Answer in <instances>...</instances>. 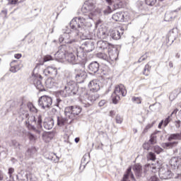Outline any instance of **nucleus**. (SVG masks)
<instances>
[{"label":"nucleus","mask_w":181,"mask_h":181,"mask_svg":"<svg viewBox=\"0 0 181 181\" xmlns=\"http://www.w3.org/2000/svg\"><path fill=\"white\" fill-rule=\"evenodd\" d=\"M29 139L30 141H35V139H36V137H35V136L32 134H30L28 135Z\"/></svg>","instance_id":"obj_52"},{"label":"nucleus","mask_w":181,"mask_h":181,"mask_svg":"<svg viewBox=\"0 0 181 181\" xmlns=\"http://www.w3.org/2000/svg\"><path fill=\"white\" fill-rule=\"evenodd\" d=\"M78 91V86L74 81H70L64 86V92L66 93L65 95H75Z\"/></svg>","instance_id":"obj_4"},{"label":"nucleus","mask_w":181,"mask_h":181,"mask_svg":"<svg viewBox=\"0 0 181 181\" xmlns=\"http://www.w3.org/2000/svg\"><path fill=\"white\" fill-rule=\"evenodd\" d=\"M88 69L90 73H97L100 69V64L97 62H93L89 64Z\"/></svg>","instance_id":"obj_21"},{"label":"nucleus","mask_w":181,"mask_h":181,"mask_svg":"<svg viewBox=\"0 0 181 181\" xmlns=\"http://www.w3.org/2000/svg\"><path fill=\"white\" fill-rule=\"evenodd\" d=\"M178 142L177 141H174V142H168V143H165L163 144V148H173L174 146H176L177 145Z\"/></svg>","instance_id":"obj_30"},{"label":"nucleus","mask_w":181,"mask_h":181,"mask_svg":"<svg viewBox=\"0 0 181 181\" xmlns=\"http://www.w3.org/2000/svg\"><path fill=\"white\" fill-rule=\"evenodd\" d=\"M80 112H81L80 106H69L64 110L65 117L72 121L76 118V115H78Z\"/></svg>","instance_id":"obj_3"},{"label":"nucleus","mask_w":181,"mask_h":181,"mask_svg":"<svg viewBox=\"0 0 181 181\" xmlns=\"http://www.w3.org/2000/svg\"><path fill=\"white\" fill-rule=\"evenodd\" d=\"M107 101H105V100H101L100 102H99V107H104Z\"/></svg>","instance_id":"obj_50"},{"label":"nucleus","mask_w":181,"mask_h":181,"mask_svg":"<svg viewBox=\"0 0 181 181\" xmlns=\"http://www.w3.org/2000/svg\"><path fill=\"white\" fill-rule=\"evenodd\" d=\"M114 6H115V8H122V3L120 2L119 4H115Z\"/></svg>","instance_id":"obj_54"},{"label":"nucleus","mask_w":181,"mask_h":181,"mask_svg":"<svg viewBox=\"0 0 181 181\" xmlns=\"http://www.w3.org/2000/svg\"><path fill=\"white\" fill-rule=\"evenodd\" d=\"M28 108L30 111H31V112H35V113L37 112V109L32 103H30L28 105Z\"/></svg>","instance_id":"obj_37"},{"label":"nucleus","mask_w":181,"mask_h":181,"mask_svg":"<svg viewBox=\"0 0 181 181\" xmlns=\"http://www.w3.org/2000/svg\"><path fill=\"white\" fill-rule=\"evenodd\" d=\"M162 151H163V149H162V148L159 147L158 146H154V151L156 153L159 154L160 152H162Z\"/></svg>","instance_id":"obj_42"},{"label":"nucleus","mask_w":181,"mask_h":181,"mask_svg":"<svg viewBox=\"0 0 181 181\" xmlns=\"http://www.w3.org/2000/svg\"><path fill=\"white\" fill-rule=\"evenodd\" d=\"M50 60H53V58L50 55H46L44 57V62H50Z\"/></svg>","instance_id":"obj_44"},{"label":"nucleus","mask_w":181,"mask_h":181,"mask_svg":"<svg viewBox=\"0 0 181 181\" xmlns=\"http://www.w3.org/2000/svg\"><path fill=\"white\" fill-rule=\"evenodd\" d=\"M112 11H114V10H112V8H111V7L110 6H108L107 7V8L105 9V10H104V14L105 15H109V13H112Z\"/></svg>","instance_id":"obj_39"},{"label":"nucleus","mask_w":181,"mask_h":181,"mask_svg":"<svg viewBox=\"0 0 181 181\" xmlns=\"http://www.w3.org/2000/svg\"><path fill=\"white\" fill-rule=\"evenodd\" d=\"M18 112L20 115H25V117L26 115H28V114H26V112L25 111V110H23V108H21Z\"/></svg>","instance_id":"obj_49"},{"label":"nucleus","mask_w":181,"mask_h":181,"mask_svg":"<svg viewBox=\"0 0 181 181\" xmlns=\"http://www.w3.org/2000/svg\"><path fill=\"white\" fill-rule=\"evenodd\" d=\"M12 144L14 146H16V148H18V146H19L21 144H19V143H18L16 141L13 140L12 141Z\"/></svg>","instance_id":"obj_53"},{"label":"nucleus","mask_w":181,"mask_h":181,"mask_svg":"<svg viewBox=\"0 0 181 181\" xmlns=\"http://www.w3.org/2000/svg\"><path fill=\"white\" fill-rule=\"evenodd\" d=\"M10 66V71H11V73H16V71H19L23 67L22 62L16 60L11 62Z\"/></svg>","instance_id":"obj_13"},{"label":"nucleus","mask_w":181,"mask_h":181,"mask_svg":"<svg viewBox=\"0 0 181 181\" xmlns=\"http://www.w3.org/2000/svg\"><path fill=\"white\" fill-rule=\"evenodd\" d=\"M153 124H155V122L147 124L146 128L144 129V131L146 132V131H148V129H151V128H152L153 127Z\"/></svg>","instance_id":"obj_46"},{"label":"nucleus","mask_w":181,"mask_h":181,"mask_svg":"<svg viewBox=\"0 0 181 181\" xmlns=\"http://www.w3.org/2000/svg\"><path fill=\"white\" fill-rule=\"evenodd\" d=\"M69 54V51H67V46L62 45L59 47V50L55 54V57L58 60H63L67 57V54Z\"/></svg>","instance_id":"obj_10"},{"label":"nucleus","mask_w":181,"mask_h":181,"mask_svg":"<svg viewBox=\"0 0 181 181\" xmlns=\"http://www.w3.org/2000/svg\"><path fill=\"white\" fill-rule=\"evenodd\" d=\"M95 100H97V98H95L94 94L88 95L85 93L80 97V101L83 105V107H90Z\"/></svg>","instance_id":"obj_6"},{"label":"nucleus","mask_w":181,"mask_h":181,"mask_svg":"<svg viewBox=\"0 0 181 181\" xmlns=\"http://www.w3.org/2000/svg\"><path fill=\"white\" fill-rule=\"evenodd\" d=\"M168 141L172 142V141H181V132L172 134L168 137Z\"/></svg>","instance_id":"obj_25"},{"label":"nucleus","mask_w":181,"mask_h":181,"mask_svg":"<svg viewBox=\"0 0 181 181\" xmlns=\"http://www.w3.org/2000/svg\"><path fill=\"white\" fill-rule=\"evenodd\" d=\"M88 87L93 91H98L100 90V81L97 80L91 81L88 84Z\"/></svg>","instance_id":"obj_18"},{"label":"nucleus","mask_w":181,"mask_h":181,"mask_svg":"<svg viewBox=\"0 0 181 181\" xmlns=\"http://www.w3.org/2000/svg\"><path fill=\"white\" fill-rule=\"evenodd\" d=\"M158 176L160 179L166 180V179H171L172 176H173V174H172V171L169 170V168L166 166V167H161L159 169Z\"/></svg>","instance_id":"obj_8"},{"label":"nucleus","mask_w":181,"mask_h":181,"mask_svg":"<svg viewBox=\"0 0 181 181\" xmlns=\"http://www.w3.org/2000/svg\"><path fill=\"white\" fill-rule=\"evenodd\" d=\"M45 76H52L56 77L57 76V68L54 66H47L43 71Z\"/></svg>","instance_id":"obj_14"},{"label":"nucleus","mask_w":181,"mask_h":181,"mask_svg":"<svg viewBox=\"0 0 181 181\" xmlns=\"http://www.w3.org/2000/svg\"><path fill=\"white\" fill-rule=\"evenodd\" d=\"M59 83V81H56L54 78H49L45 82L48 88H53V87H54V86H57Z\"/></svg>","instance_id":"obj_19"},{"label":"nucleus","mask_w":181,"mask_h":181,"mask_svg":"<svg viewBox=\"0 0 181 181\" xmlns=\"http://www.w3.org/2000/svg\"><path fill=\"white\" fill-rule=\"evenodd\" d=\"M125 16L122 12H118L112 15V19L116 22H124Z\"/></svg>","instance_id":"obj_20"},{"label":"nucleus","mask_w":181,"mask_h":181,"mask_svg":"<svg viewBox=\"0 0 181 181\" xmlns=\"http://www.w3.org/2000/svg\"><path fill=\"white\" fill-rule=\"evenodd\" d=\"M159 169L158 164H147L145 165V170L147 172H151L152 173H156Z\"/></svg>","instance_id":"obj_17"},{"label":"nucleus","mask_w":181,"mask_h":181,"mask_svg":"<svg viewBox=\"0 0 181 181\" xmlns=\"http://www.w3.org/2000/svg\"><path fill=\"white\" fill-rule=\"evenodd\" d=\"M114 115H115L114 111L111 110V111L110 112V117H112Z\"/></svg>","instance_id":"obj_61"},{"label":"nucleus","mask_w":181,"mask_h":181,"mask_svg":"<svg viewBox=\"0 0 181 181\" xmlns=\"http://www.w3.org/2000/svg\"><path fill=\"white\" fill-rule=\"evenodd\" d=\"M151 71V66L149 64H146L144 68V76H149V72Z\"/></svg>","instance_id":"obj_34"},{"label":"nucleus","mask_w":181,"mask_h":181,"mask_svg":"<svg viewBox=\"0 0 181 181\" xmlns=\"http://www.w3.org/2000/svg\"><path fill=\"white\" fill-rule=\"evenodd\" d=\"M72 121L73 120L67 118V117H66V118H64L63 117H57V126L63 127L66 125V124H71Z\"/></svg>","instance_id":"obj_15"},{"label":"nucleus","mask_w":181,"mask_h":181,"mask_svg":"<svg viewBox=\"0 0 181 181\" xmlns=\"http://www.w3.org/2000/svg\"><path fill=\"white\" fill-rule=\"evenodd\" d=\"M175 57H176L177 59H180V54L179 53H177V54H175Z\"/></svg>","instance_id":"obj_63"},{"label":"nucleus","mask_w":181,"mask_h":181,"mask_svg":"<svg viewBox=\"0 0 181 181\" xmlns=\"http://www.w3.org/2000/svg\"><path fill=\"white\" fill-rule=\"evenodd\" d=\"M36 119H37V121H36ZM27 124H28V127H30V128H35V125L36 124L38 129L42 128V116L39 115L37 119L35 116L30 117Z\"/></svg>","instance_id":"obj_7"},{"label":"nucleus","mask_w":181,"mask_h":181,"mask_svg":"<svg viewBox=\"0 0 181 181\" xmlns=\"http://www.w3.org/2000/svg\"><path fill=\"white\" fill-rule=\"evenodd\" d=\"M65 59L67 60V62H69V63H71V64H76L77 62L76 56L71 52H68Z\"/></svg>","instance_id":"obj_22"},{"label":"nucleus","mask_w":181,"mask_h":181,"mask_svg":"<svg viewBox=\"0 0 181 181\" xmlns=\"http://www.w3.org/2000/svg\"><path fill=\"white\" fill-rule=\"evenodd\" d=\"M132 169L131 168H129L127 169V173L124 175L123 179L122 181H129V176L132 177L134 180H135V177H134V174L131 172Z\"/></svg>","instance_id":"obj_24"},{"label":"nucleus","mask_w":181,"mask_h":181,"mask_svg":"<svg viewBox=\"0 0 181 181\" xmlns=\"http://www.w3.org/2000/svg\"><path fill=\"white\" fill-rule=\"evenodd\" d=\"M81 12L83 17H76L71 21L70 28L71 30H66L60 36V43L64 42L66 45H71V43L77 42L78 34L84 35L86 31L93 26V21L96 19L97 16H100L101 10L97 8L94 1L88 0L83 5Z\"/></svg>","instance_id":"obj_1"},{"label":"nucleus","mask_w":181,"mask_h":181,"mask_svg":"<svg viewBox=\"0 0 181 181\" xmlns=\"http://www.w3.org/2000/svg\"><path fill=\"white\" fill-rule=\"evenodd\" d=\"M108 5H112L114 0H105Z\"/></svg>","instance_id":"obj_58"},{"label":"nucleus","mask_w":181,"mask_h":181,"mask_svg":"<svg viewBox=\"0 0 181 181\" xmlns=\"http://www.w3.org/2000/svg\"><path fill=\"white\" fill-rule=\"evenodd\" d=\"M116 122H117V124H122V117H121V116H119V115H117L116 116Z\"/></svg>","instance_id":"obj_45"},{"label":"nucleus","mask_w":181,"mask_h":181,"mask_svg":"<svg viewBox=\"0 0 181 181\" xmlns=\"http://www.w3.org/2000/svg\"><path fill=\"white\" fill-rule=\"evenodd\" d=\"M172 115L168 116L165 121H163L164 123V127H166L168 125V124H169V122H170L172 121Z\"/></svg>","instance_id":"obj_40"},{"label":"nucleus","mask_w":181,"mask_h":181,"mask_svg":"<svg viewBox=\"0 0 181 181\" xmlns=\"http://www.w3.org/2000/svg\"><path fill=\"white\" fill-rule=\"evenodd\" d=\"M14 57H15V59H21V57H22V54H16L14 55Z\"/></svg>","instance_id":"obj_56"},{"label":"nucleus","mask_w":181,"mask_h":181,"mask_svg":"<svg viewBox=\"0 0 181 181\" xmlns=\"http://www.w3.org/2000/svg\"><path fill=\"white\" fill-rule=\"evenodd\" d=\"M132 100L135 104H141V103H142V99L139 97H133Z\"/></svg>","instance_id":"obj_35"},{"label":"nucleus","mask_w":181,"mask_h":181,"mask_svg":"<svg viewBox=\"0 0 181 181\" xmlns=\"http://www.w3.org/2000/svg\"><path fill=\"white\" fill-rule=\"evenodd\" d=\"M146 5H148V6H153L155 4H156V0H146Z\"/></svg>","instance_id":"obj_38"},{"label":"nucleus","mask_w":181,"mask_h":181,"mask_svg":"<svg viewBox=\"0 0 181 181\" xmlns=\"http://www.w3.org/2000/svg\"><path fill=\"white\" fill-rule=\"evenodd\" d=\"M57 101L58 104H60V103H62V100H60V99H57Z\"/></svg>","instance_id":"obj_64"},{"label":"nucleus","mask_w":181,"mask_h":181,"mask_svg":"<svg viewBox=\"0 0 181 181\" xmlns=\"http://www.w3.org/2000/svg\"><path fill=\"white\" fill-rule=\"evenodd\" d=\"M147 158L149 160H155L156 159V156L153 152H149L147 155Z\"/></svg>","instance_id":"obj_33"},{"label":"nucleus","mask_w":181,"mask_h":181,"mask_svg":"<svg viewBox=\"0 0 181 181\" xmlns=\"http://www.w3.org/2000/svg\"><path fill=\"white\" fill-rule=\"evenodd\" d=\"M133 170L136 175V176H138V177L142 176V166L139 164H136L133 167Z\"/></svg>","instance_id":"obj_23"},{"label":"nucleus","mask_w":181,"mask_h":181,"mask_svg":"<svg viewBox=\"0 0 181 181\" xmlns=\"http://www.w3.org/2000/svg\"><path fill=\"white\" fill-rule=\"evenodd\" d=\"M53 100L52 97L49 95L41 96L38 100V105L42 108V110H49L52 107Z\"/></svg>","instance_id":"obj_5"},{"label":"nucleus","mask_w":181,"mask_h":181,"mask_svg":"<svg viewBox=\"0 0 181 181\" xmlns=\"http://www.w3.org/2000/svg\"><path fill=\"white\" fill-rule=\"evenodd\" d=\"M0 180H4V173L1 170H0Z\"/></svg>","instance_id":"obj_57"},{"label":"nucleus","mask_w":181,"mask_h":181,"mask_svg":"<svg viewBox=\"0 0 181 181\" xmlns=\"http://www.w3.org/2000/svg\"><path fill=\"white\" fill-rule=\"evenodd\" d=\"M35 86L37 90H39V91H45V86L43 84H42V81H37V82L35 83Z\"/></svg>","instance_id":"obj_29"},{"label":"nucleus","mask_w":181,"mask_h":181,"mask_svg":"<svg viewBox=\"0 0 181 181\" xmlns=\"http://www.w3.org/2000/svg\"><path fill=\"white\" fill-rule=\"evenodd\" d=\"M97 49L100 52H107L109 50H112V49H114V46L107 41L100 40L97 42Z\"/></svg>","instance_id":"obj_9"},{"label":"nucleus","mask_w":181,"mask_h":181,"mask_svg":"<svg viewBox=\"0 0 181 181\" xmlns=\"http://www.w3.org/2000/svg\"><path fill=\"white\" fill-rule=\"evenodd\" d=\"M163 120H162L158 124V128H162V125H163Z\"/></svg>","instance_id":"obj_60"},{"label":"nucleus","mask_w":181,"mask_h":181,"mask_svg":"<svg viewBox=\"0 0 181 181\" xmlns=\"http://www.w3.org/2000/svg\"><path fill=\"white\" fill-rule=\"evenodd\" d=\"M8 5H16L18 4V0H8Z\"/></svg>","instance_id":"obj_48"},{"label":"nucleus","mask_w":181,"mask_h":181,"mask_svg":"<svg viewBox=\"0 0 181 181\" xmlns=\"http://www.w3.org/2000/svg\"><path fill=\"white\" fill-rule=\"evenodd\" d=\"M75 78L77 83H84V81L87 78V73L86 71L78 69L76 71Z\"/></svg>","instance_id":"obj_11"},{"label":"nucleus","mask_w":181,"mask_h":181,"mask_svg":"<svg viewBox=\"0 0 181 181\" xmlns=\"http://www.w3.org/2000/svg\"><path fill=\"white\" fill-rule=\"evenodd\" d=\"M148 142L150 145H155L156 144V137L151 136Z\"/></svg>","instance_id":"obj_43"},{"label":"nucleus","mask_w":181,"mask_h":181,"mask_svg":"<svg viewBox=\"0 0 181 181\" xmlns=\"http://www.w3.org/2000/svg\"><path fill=\"white\" fill-rule=\"evenodd\" d=\"M144 60H145V57H141L139 58V63H142V62H144Z\"/></svg>","instance_id":"obj_59"},{"label":"nucleus","mask_w":181,"mask_h":181,"mask_svg":"<svg viewBox=\"0 0 181 181\" xmlns=\"http://www.w3.org/2000/svg\"><path fill=\"white\" fill-rule=\"evenodd\" d=\"M122 97L127 95V89L124 85L120 84L115 86V91L112 95L113 104H117Z\"/></svg>","instance_id":"obj_2"},{"label":"nucleus","mask_w":181,"mask_h":181,"mask_svg":"<svg viewBox=\"0 0 181 181\" xmlns=\"http://www.w3.org/2000/svg\"><path fill=\"white\" fill-rule=\"evenodd\" d=\"M176 112H177V109H175V110H174V111L171 113V117H172V115H173V114H176Z\"/></svg>","instance_id":"obj_62"},{"label":"nucleus","mask_w":181,"mask_h":181,"mask_svg":"<svg viewBox=\"0 0 181 181\" xmlns=\"http://www.w3.org/2000/svg\"><path fill=\"white\" fill-rule=\"evenodd\" d=\"M98 37L100 39H104V37H105V32L99 30V32L98 33Z\"/></svg>","instance_id":"obj_41"},{"label":"nucleus","mask_w":181,"mask_h":181,"mask_svg":"<svg viewBox=\"0 0 181 181\" xmlns=\"http://www.w3.org/2000/svg\"><path fill=\"white\" fill-rule=\"evenodd\" d=\"M84 46L85 50L88 52H93V49H94V44L93 42H86Z\"/></svg>","instance_id":"obj_27"},{"label":"nucleus","mask_w":181,"mask_h":181,"mask_svg":"<svg viewBox=\"0 0 181 181\" xmlns=\"http://www.w3.org/2000/svg\"><path fill=\"white\" fill-rule=\"evenodd\" d=\"M148 181H159V178L156 175L152 176L148 179Z\"/></svg>","instance_id":"obj_47"},{"label":"nucleus","mask_w":181,"mask_h":181,"mask_svg":"<svg viewBox=\"0 0 181 181\" xmlns=\"http://www.w3.org/2000/svg\"><path fill=\"white\" fill-rule=\"evenodd\" d=\"M47 159H49V160H53L54 163H57L59 162V158L56 154L51 153V156L49 157H47Z\"/></svg>","instance_id":"obj_31"},{"label":"nucleus","mask_w":181,"mask_h":181,"mask_svg":"<svg viewBox=\"0 0 181 181\" xmlns=\"http://www.w3.org/2000/svg\"><path fill=\"white\" fill-rule=\"evenodd\" d=\"M171 166H179V163H180V160L177 157H173L170 161Z\"/></svg>","instance_id":"obj_28"},{"label":"nucleus","mask_w":181,"mask_h":181,"mask_svg":"<svg viewBox=\"0 0 181 181\" xmlns=\"http://www.w3.org/2000/svg\"><path fill=\"white\" fill-rule=\"evenodd\" d=\"M175 127L176 128H180V121L177 120L175 122Z\"/></svg>","instance_id":"obj_55"},{"label":"nucleus","mask_w":181,"mask_h":181,"mask_svg":"<svg viewBox=\"0 0 181 181\" xmlns=\"http://www.w3.org/2000/svg\"><path fill=\"white\" fill-rule=\"evenodd\" d=\"M122 35H124V29L122 27H119L117 29L112 30L110 33V36L114 40H119Z\"/></svg>","instance_id":"obj_12"},{"label":"nucleus","mask_w":181,"mask_h":181,"mask_svg":"<svg viewBox=\"0 0 181 181\" xmlns=\"http://www.w3.org/2000/svg\"><path fill=\"white\" fill-rule=\"evenodd\" d=\"M98 57H99V59H103V60H107V62H108V55L105 53H98Z\"/></svg>","instance_id":"obj_32"},{"label":"nucleus","mask_w":181,"mask_h":181,"mask_svg":"<svg viewBox=\"0 0 181 181\" xmlns=\"http://www.w3.org/2000/svg\"><path fill=\"white\" fill-rule=\"evenodd\" d=\"M54 125V120L53 119H50L48 121L44 122V128L45 129H52Z\"/></svg>","instance_id":"obj_26"},{"label":"nucleus","mask_w":181,"mask_h":181,"mask_svg":"<svg viewBox=\"0 0 181 181\" xmlns=\"http://www.w3.org/2000/svg\"><path fill=\"white\" fill-rule=\"evenodd\" d=\"M13 172H15V169H13L12 168H10L8 169V175H9L10 177H11L12 173H13Z\"/></svg>","instance_id":"obj_51"},{"label":"nucleus","mask_w":181,"mask_h":181,"mask_svg":"<svg viewBox=\"0 0 181 181\" xmlns=\"http://www.w3.org/2000/svg\"><path fill=\"white\" fill-rule=\"evenodd\" d=\"M143 148L144 149H145V151H151V148H152V146L151 145V143L147 142L143 144Z\"/></svg>","instance_id":"obj_36"},{"label":"nucleus","mask_w":181,"mask_h":181,"mask_svg":"<svg viewBox=\"0 0 181 181\" xmlns=\"http://www.w3.org/2000/svg\"><path fill=\"white\" fill-rule=\"evenodd\" d=\"M107 57H108V61L111 60V62H117V59H118V52L117 51H113L112 49H109L107 51Z\"/></svg>","instance_id":"obj_16"}]
</instances>
